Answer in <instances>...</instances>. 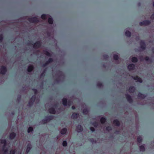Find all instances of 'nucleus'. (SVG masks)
<instances>
[{
	"mask_svg": "<svg viewBox=\"0 0 154 154\" xmlns=\"http://www.w3.org/2000/svg\"><path fill=\"white\" fill-rule=\"evenodd\" d=\"M49 111L50 113L52 114H55V110L52 108L50 109Z\"/></svg>",
	"mask_w": 154,
	"mask_h": 154,
	"instance_id": "nucleus-9",
	"label": "nucleus"
},
{
	"mask_svg": "<svg viewBox=\"0 0 154 154\" xmlns=\"http://www.w3.org/2000/svg\"><path fill=\"white\" fill-rule=\"evenodd\" d=\"M125 35L129 37L130 36L131 34L129 31H127L125 32Z\"/></svg>",
	"mask_w": 154,
	"mask_h": 154,
	"instance_id": "nucleus-17",
	"label": "nucleus"
},
{
	"mask_svg": "<svg viewBox=\"0 0 154 154\" xmlns=\"http://www.w3.org/2000/svg\"><path fill=\"white\" fill-rule=\"evenodd\" d=\"M151 17L152 19H154V14Z\"/></svg>",
	"mask_w": 154,
	"mask_h": 154,
	"instance_id": "nucleus-35",
	"label": "nucleus"
},
{
	"mask_svg": "<svg viewBox=\"0 0 154 154\" xmlns=\"http://www.w3.org/2000/svg\"><path fill=\"white\" fill-rule=\"evenodd\" d=\"M51 60H52V59H49V62H51Z\"/></svg>",
	"mask_w": 154,
	"mask_h": 154,
	"instance_id": "nucleus-39",
	"label": "nucleus"
},
{
	"mask_svg": "<svg viewBox=\"0 0 154 154\" xmlns=\"http://www.w3.org/2000/svg\"><path fill=\"white\" fill-rule=\"evenodd\" d=\"M150 23V22L149 21H143L142 22L140 23V24L141 26L142 25H147L149 24Z\"/></svg>",
	"mask_w": 154,
	"mask_h": 154,
	"instance_id": "nucleus-2",
	"label": "nucleus"
},
{
	"mask_svg": "<svg viewBox=\"0 0 154 154\" xmlns=\"http://www.w3.org/2000/svg\"><path fill=\"white\" fill-rule=\"evenodd\" d=\"M140 95H141V96H140V97H141L142 98H143V97H143V95H142V94H139V97H140Z\"/></svg>",
	"mask_w": 154,
	"mask_h": 154,
	"instance_id": "nucleus-33",
	"label": "nucleus"
},
{
	"mask_svg": "<svg viewBox=\"0 0 154 154\" xmlns=\"http://www.w3.org/2000/svg\"><path fill=\"white\" fill-rule=\"evenodd\" d=\"M63 103L64 105H66L67 104V100L65 98H63Z\"/></svg>",
	"mask_w": 154,
	"mask_h": 154,
	"instance_id": "nucleus-16",
	"label": "nucleus"
},
{
	"mask_svg": "<svg viewBox=\"0 0 154 154\" xmlns=\"http://www.w3.org/2000/svg\"><path fill=\"white\" fill-rule=\"evenodd\" d=\"M140 151H143L145 150V148L144 146H140Z\"/></svg>",
	"mask_w": 154,
	"mask_h": 154,
	"instance_id": "nucleus-22",
	"label": "nucleus"
},
{
	"mask_svg": "<svg viewBox=\"0 0 154 154\" xmlns=\"http://www.w3.org/2000/svg\"><path fill=\"white\" fill-rule=\"evenodd\" d=\"M15 134L14 133H11L10 136V138L11 139H13L15 136Z\"/></svg>",
	"mask_w": 154,
	"mask_h": 154,
	"instance_id": "nucleus-14",
	"label": "nucleus"
},
{
	"mask_svg": "<svg viewBox=\"0 0 154 154\" xmlns=\"http://www.w3.org/2000/svg\"><path fill=\"white\" fill-rule=\"evenodd\" d=\"M31 145H29L26 150V152H28L31 148Z\"/></svg>",
	"mask_w": 154,
	"mask_h": 154,
	"instance_id": "nucleus-26",
	"label": "nucleus"
},
{
	"mask_svg": "<svg viewBox=\"0 0 154 154\" xmlns=\"http://www.w3.org/2000/svg\"><path fill=\"white\" fill-rule=\"evenodd\" d=\"M40 45V42H39L36 43L34 45V48H36L39 47Z\"/></svg>",
	"mask_w": 154,
	"mask_h": 154,
	"instance_id": "nucleus-8",
	"label": "nucleus"
},
{
	"mask_svg": "<svg viewBox=\"0 0 154 154\" xmlns=\"http://www.w3.org/2000/svg\"><path fill=\"white\" fill-rule=\"evenodd\" d=\"M134 65L133 64H130L128 66V68L130 70H132L134 68Z\"/></svg>",
	"mask_w": 154,
	"mask_h": 154,
	"instance_id": "nucleus-7",
	"label": "nucleus"
},
{
	"mask_svg": "<svg viewBox=\"0 0 154 154\" xmlns=\"http://www.w3.org/2000/svg\"><path fill=\"white\" fill-rule=\"evenodd\" d=\"M113 124L115 125L118 126L119 124V122L118 120H116L114 121Z\"/></svg>",
	"mask_w": 154,
	"mask_h": 154,
	"instance_id": "nucleus-11",
	"label": "nucleus"
},
{
	"mask_svg": "<svg viewBox=\"0 0 154 154\" xmlns=\"http://www.w3.org/2000/svg\"><path fill=\"white\" fill-rule=\"evenodd\" d=\"M135 90V88L133 87H131L129 89V91L130 92H133Z\"/></svg>",
	"mask_w": 154,
	"mask_h": 154,
	"instance_id": "nucleus-18",
	"label": "nucleus"
},
{
	"mask_svg": "<svg viewBox=\"0 0 154 154\" xmlns=\"http://www.w3.org/2000/svg\"><path fill=\"white\" fill-rule=\"evenodd\" d=\"M142 140V138L140 137H138L137 138V141L139 143H140Z\"/></svg>",
	"mask_w": 154,
	"mask_h": 154,
	"instance_id": "nucleus-25",
	"label": "nucleus"
},
{
	"mask_svg": "<svg viewBox=\"0 0 154 154\" xmlns=\"http://www.w3.org/2000/svg\"><path fill=\"white\" fill-rule=\"evenodd\" d=\"M76 130L78 132L81 131L82 130V128L80 125H79L76 129Z\"/></svg>",
	"mask_w": 154,
	"mask_h": 154,
	"instance_id": "nucleus-5",
	"label": "nucleus"
},
{
	"mask_svg": "<svg viewBox=\"0 0 154 154\" xmlns=\"http://www.w3.org/2000/svg\"><path fill=\"white\" fill-rule=\"evenodd\" d=\"M100 121L101 123H104L106 121V119L104 118H102L100 119Z\"/></svg>",
	"mask_w": 154,
	"mask_h": 154,
	"instance_id": "nucleus-21",
	"label": "nucleus"
},
{
	"mask_svg": "<svg viewBox=\"0 0 154 154\" xmlns=\"http://www.w3.org/2000/svg\"><path fill=\"white\" fill-rule=\"evenodd\" d=\"M45 54L46 55L48 56H50L51 55V54L48 51L45 52Z\"/></svg>",
	"mask_w": 154,
	"mask_h": 154,
	"instance_id": "nucleus-29",
	"label": "nucleus"
},
{
	"mask_svg": "<svg viewBox=\"0 0 154 154\" xmlns=\"http://www.w3.org/2000/svg\"><path fill=\"white\" fill-rule=\"evenodd\" d=\"M67 143L66 141H64L63 143V146H66L67 145Z\"/></svg>",
	"mask_w": 154,
	"mask_h": 154,
	"instance_id": "nucleus-28",
	"label": "nucleus"
},
{
	"mask_svg": "<svg viewBox=\"0 0 154 154\" xmlns=\"http://www.w3.org/2000/svg\"><path fill=\"white\" fill-rule=\"evenodd\" d=\"M90 129L92 131H94V129L93 127H91L90 128Z\"/></svg>",
	"mask_w": 154,
	"mask_h": 154,
	"instance_id": "nucleus-31",
	"label": "nucleus"
},
{
	"mask_svg": "<svg viewBox=\"0 0 154 154\" xmlns=\"http://www.w3.org/2000/svg\"><path fill=\"white\" fill-rule=\"evenodd\" d=\"M78 114L76 113H74L72 114V118L73 119L76 118L78 117Z\"/></svg>",
	"mask_w": 154,
	"mask_h": 154,
	"instance_id": "nucleus-10",
	"label": "nucleus"
},
{
	"mask_svg": "<svg viewBox=\"0 0 154 154\" xmlns=\"http://www.w3.org/2000/svg\"><path fill=\"white\" fill-rule=\"evenodd\" d=\"M2 38H3L2 36V35H0V41H1L2 40Z\"/></svg>",
	"mask_w": 154,
	"mask_h": 154,
	"instance_id": "nucleus-32",
	"label": "nucleus"
},
{
	"mask_svg": "<svg viewBox=\"0 0 154 154\" xmlns=\"http://www.w3.org/2000/svg\"><path fill=\"white\" fill-rule=\"evenodd\" d=\"M0 143L3 144L4 146H5L6 144V141L5 140H0Z\"/></svg>",
	"mask_w": 154,
	"mask_h": 154,
	"instance_id": "nucleus-19",
	"label": "nucleus"
},
{
	"mask_svg": "<svg viewBox=\"0 0 154 154\" xmlns=\"http://www.w3.org/2000/svg\"><path fill=\"white\" fill-rule=\"evenodd\" d=\"M42 18L43 19H48V22L50 24H52L53 23V20L51 17L48 15L43 14L41 16Z\"/></svg>",
	"mask_w": 154,
	"mask_h": 154,
	"instance_id": "nucleus-1",
	"label": "nucleus"
},
{
	"mask_svg": "<svg viewBox=\"0 0 154 154\" xmlns=\"http://www.w3.org/2000/svg\"><path fill=\"white\" fill-rule=\"evenodd\" d=\"M110 127H107L106 128V129L107 130H109V129H110Z\"/></svg>",
	"mask_w": 154,
	"mask_h": 154,
	"instance_id": "nucleus-34",
	"label": "nucleus"
},
{
	"mask_svg": "<svg viewBox=\"0 0 154 154\" xmlns=\"http://www.w3.org/2000/svg\"><path fill=\"white\" fill-rule=\"evenodd\" d=\"M132 61L133 62H136L137 61V59L136 57H133L132 58Z\"/></svg>",
	"mask_w": 154,
	"mask_h": 154,
	"instance_id": "nucleus-20",
	"label": "nucleus"
},
{
	"mask_svg": "<svg viewBox=\"0 0 154 154\" xmlns=\"http://www.w3.org/2000/svg\"><path fill=\"white\" fill-rule=\"evenodd\" d=\"M6 71V68L4 66L2 67L1 68V73L2 74H4Z\"/></svg>",
	"mask_w": 154,
	"mask_h": 154,
	"instance_id": "nucleus-3",
	"label": "nucleus"
},
{
	"mask_svg": "<svg viewBox=\"0 0 154 154\" xmlns=\"http://www.w3.org/2000/svg\"><path fill=\"white\" fill-rule=\"evenodd\" d=\"M134 79L137 82H142V80L138 76L134 77Z\"/></svg>",
	"mask_w": 154,
	"mask_h": 154,
	"instance_id": "nucleus-4",
	"label": "nucleus"
},
{
	"mask_svg": "<svg viewBox=\"0 0 154 154\" xmlns=\"http://www.w3.org/2000/svg\"><path fill=\"white\" fill-rule=\"evenodd\" d=\"M33 69V66H29L28 68V71L29 72H31Z\"/></svg>",
	"mask_w": 154,
	"mask_h": 154,
	"instance_id": "nucleus-12",
	"label": "nucleus"
},
{
	"mask_svg": "<svg viewBox=\"0 0 154 154\" xmlns=\"http://www.w3.org/2000/svg\"><path fill=\"white\" fill-rule=\"evenodd\" d=\"M148 59H149V58L148 57H146L145 60H148Z\"/></svg>",
	"mask_w": 154,
	"mask_h": 154,
	"instance_id": "nucleus-37",
	"label": "nucleus"
},
{
	"mask_svg": "<svg viewBox=\"0 0 154 154\" xmlns=\"http://www.w3.org/2000/svg\"><path fill=\"white\" fill-rule=\"evenodd\" d=\"M33 130V128L32 127H30L29 128L28 130V133L30 132Z\"/></svg>",
	"mask_w": 154,
	"mask_h": 154,
	"instance_id": "nucleus-24",
	"label": "nucleus"
},
{
	"mask_svg": "<svg viewBox=\"0 0 154 154\" xmlns=\"http://www.w3.org/2000/svg\"><path fill=\"white\" fill-rule=\"evenodd\" d=\"M29 21L32 22L36 23L38 21V20L37 17H34L31 20H29Z\"/></svg>",
	"mask_w": 154,
	"mask_h": 154,
	"instance_id": "nucleus-6",
	"label": "nucleus"
},
{
	"mask_svg": "<svg viewBox=\"0 0 154 154\" xmlns=\"http://www.w3.org/2000/svg\"><path fill=\"white\" fill-rule=\"evenodd\" d=\"M35 93L36 94L37 92V91L36 90H34Z\"/></svg>",
	"mask_w": 154,
	"mask_h": 154,
	"instance_id": "nucleus-36",
	"label": "nucleus"
},
{
	"mask_svg": "<svg viewBox=\"0 0 154 154\" xmlns=\"http://www.w3.org/2000/svg\"><path fill=\"white\" fill-rule=\"evenodd\" d=\"M83 112L84 114H86L88 113V111L87 109H86L83 110Z\"/></svg>",
	"mask_w": 154,
	"mask_h": 154,
	"instance_id": "nucleus-23",
	"label": "nucleus"
},
{
	"mask_svg": "<svg viewBox=\"0 0 154 154\" xmlns=\"http://www.w3.org/2000/svg\"><path fill=\"white\" fill-rule=\"evenodd\" d=\"M145 48L144 45H143V48Z\"/></svg>",
	"mask_w": 154,
	"mask_h": 154,
	"instance_id": "nucleus-40",
	"label": "nucleus"
},
{
	"mask_svg": "<svg viewBox=\"0 0 154 154\" xmlns=\"http://www.w3.org/2000/svg\"><path fill=\"white\" fill-rule=\"evenodd\" d=\"M126 97L128 100L130 102H131V97L128 95H126Z\"/></svg>",
	"mask_w": 154,
	"mask_h": 154,
	"instance_id": "nucleus-15",
	"label": "nucleus"
},
{
	"mask_svg": "<svg viewBox=\"0 0 154 154\" xmlns=\"http://www.w3.org/2000/svg\"><path fill=\"white\" fill-rule=\"evenodd\" d=\"M66 129L65 128H64L62 129L60 133L62 134H64L66 132Z\"/></svg>",
	"mask_w": 154,
	"mask_h": 154,
	"instance_id": "nucleus-13",
	"label": "nucleus"
},
{
	"mask_svg": "<svg viewBox=\"0 0 154 154\" xmlns=\"http://www.w3.org/2000/svg\"><path fill=\"white\" fill-rule=\"evenodd\" d=\"M118 58V56L117 55H114V59L115 60H117Z\"/></svg>",
	"mask_w": 154,
	"mask_h": 154,
	"instance_id": "nucleus-27",
	"label": "nucleus"
},
{
	"mask_svg": "<svg viewBox=\"0 0 154 154\" xmlns=\"http://www.w3.org/2000/svg\"><path fill=\"white\" fill-rule=\"evenodd\" d=\"M72 109H75V107L74 106H72Z\"/></svg>",
	"mask_w": 154,
	"mask_h": 154,
	"instance_id": "nucleus-38",
	"label": "nucleus"
},
{
	"mask_svg": "<svg viewBox=\"0 0 154 154\" xmlns=\"http://www.w3.org/2000/svg\"><path fill=\"white\" fill-rule=\"evenodd\" d=\"M14 150H11L10 152V154H14Z\"/></svg>",
	"mask_w": 154,
	"mask_h": 154,
	"instance_id": "nucleus-30",
	"label": "nucleus"
}]
</instances>
